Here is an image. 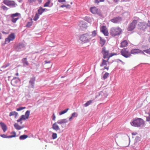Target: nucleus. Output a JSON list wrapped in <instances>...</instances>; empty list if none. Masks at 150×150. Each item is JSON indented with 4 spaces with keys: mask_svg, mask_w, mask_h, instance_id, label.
Instances as JSON below:
<instances>
[{
    "mask_svg": "<svg viewBox=\"0 0 150 150\" xmlns=\"http://www.w3.org/2000/svg\"><path fill=\"white\" fill-rule=\"evenodd\" d=\"M132 126L137 127H142L144 124V122L143 119L139 118H136L130 122Z\"/></svg>",
    "mask_w": 150,
    "mask_h": 150,
    "instance_id": "f257e3e1",
    "label": "nucleus"
},
{
    "mask_svg": "<svg viewBox=\"0 0 150 150\" xmlns=\"http://www.w3.org/2000/svg\"><path fill=\"white\" fill-rule=\"evenodd\" d=\"M108 95L107 92L103 90L96 93L95 98H98L99 100H103L107 97Z\"/></svg>",
    "mask_w": 150,
    "mask_h": 150,
    "instance_id": "f03ea898",
    "label": "nucleus"
},
{
    "mask_svg": "<svg viewBox=\"0 0 150 150\" xmlns=\"http://www.w3.org/2000/svg\"><path fill=\"white\" fill-rule=\"evenodd\" d=\"M122 32V30L120 28H112L110 30V34L112 36H115L120 35Z\"/></svg>",
    "mask_w": 150,
    "mask_h": 150,
    "instance_id": "7ed1b4c3",
    "label": "nucleus"
},
{
    "mask_svg": "<svg viewBox=\"0 0 150 150\" xmlns=\"http://www.w3.org/2000/svg\"><path fill=\"white\" fill-rule=\"evenodd\" d=\"M91 37L88 33H85L81 35L79 39L84 43H87L90 41L91 39Z\"/></svg>",
    "mask_w": 150,
    "mask_h": 150,
    "instance_id": "20e7f679",
    "label": "nucleus"
},
{
    "mask_svg": "<svg viewBox=\"0 0 150 150\" xmlns=\"http://www.w3.org/2000/svg\"><path fill=\"white\" fill-rule=\"evenodd\" d=\"M120 53L123 56L126 58H128L131 56L129 50L127 48L122 49L120 52Z\"/></svg>",
    "mask_w": 150,
    "mask_h": 150,
    "instance_id": "39448f33",
    "label": "nucleus"
},
{
    "mask_svg": "<svg viewBox=\"0 0 150 150\" xmlns=\"http://www.w3.org/2000/svg\"><path fill=\"white\" fill-rule=\"evenodd\" d=\"M3 3L11 8L16 7L17 6V4L13 1L4 0Z\"/></svg>",
    "mask_w": 150,
    "mask_h": 150,
    "instance_id": "423d86ee",
    "label": "nucleus"
},
{
    "mask_svg": "<svg viewBox=\"0 0 150 150\" xmlns=\"http://www.w3.org/2000/svg\"><path fill=\"white\" fill-rule=\"evenodd\" d=\"M137 22V20H134L132 22L129 24L127 28L128 31H131L134 30L135 27Z\"/></svg>",
    "mask_w": 150,
    "mask_h": 150,
    "instance_id": "0eeeda50",
    "label": "nucleus"
},
{
    "mask_svg": "<svg viewBox=\"0 0 150 150\" xmlns=\"http://www.w3.org/2000/svg\"><path fill=\"white\" fill-rule=\"evenodd\" d=\"M90 11L93 14H97L100 16H102V14L99 9L96 7H91L90 8Z\"/></svg>",
    "mask_w": 150,
    "mask_h": 150,
    "instance_id": "6e6552de",
    "label": "nucleus"
},
{
    "mask_svg": "<svg viewBox=\"0 0 150 150\" xmlns=\"http://www.w3.org/2000/svg\"><path fill=\"white\" fill-rule=\"evenodd\" d=\"M36 79V77L33 76L30 79L29 82V87L34 88L35 87V82Z\"/></svg>",
    "mask_w": 150,
    "mask_h": 150,
    "instance_id": "1a4fd4ad",
    "label": "nucleus"
},
{
    "mask_svg": "<svg viewBox=\"0 0 150 150\" xmlns=\"http://www.w3.org/2000/svg\"><path fill=\"white\" fill-rule=\"evenodd\" d=\"M25 46V44L23 43L20 42L19 43L16 47L15 49L17 51H20L22 50Z\"/></svg>",
    "mask_w": 150,
    "mask_h": 150,
    "instance_id": "9d476101",
    "label": "nucleus"
},
{
    "mask_svg": "<svg viewBox=\"0 0 150 150\" xmlns=\"http://www.w3.org/2000/svg\"><path fill=\"white\" fill-rule=\"evenodd\" d=\"M101 52L103 55V57L104 59L106 58L109 56V51L106 50V47H105L102 48Z\"/></svg>",
    "mask_w": 150,
    "mask_h": 150,
    "instance_id": "9b49d317",
    "label": "nucleus"
},
{
    "mask_svg": "<svg viewBox=\"0 0 150 150\" xmlns=\"http://www.w3.org/2000/svg\"><path fill=\"white\" fill-rule=\"evenodd\" d=\"M130 53L131 54H138L139 53L143 54H145L143 52V51H142L140 50L139 49H133L132 50H131L130 51Z\"/></svg>",
    "mask_w": 150,
    "mask_h": 150,
    "instance_id": "f8f14e48",
    "label": "nucleus"
},
{
    "mask_svg": "<svg viewBox=\"0 0 150 150\" xmlns=\"http://www.w3.org/2000/svg\"><path fill=\"white\" fill-rule=\"evenodd\" d=\"M122 20L121 17H117L111 20V21L113 23H117L120 22Z\"/></svg>",
    "mask_w": 150,
    "mask_h": 150,
    "instance_id": "ddd939ff",
    "label": "nucleus"
},
{
    "mask_svg": "<svg viewBox=\"0 0 150 150\" xmlns=\"http://www.w3.org/2000/svg\"><path fill=\"white\" fill-rule=\"evenodd\" d=\"M22 63L24 67H26L29 65V63L26 57L23 58L21 60Z\"/></svg>",
    "mask_w": 150,
    "mask_h": 150,
    "instance_id": "4468645a",
    "label": "nucleus"
},
{
    "mask_svg": "<svg viewBox=\"0 0 150 150\" xmlns=\"http://www.w3.org/2000/svg\"><path fill=\"white\" fill-rule=\"evenodd\" d=\"M56 122L54 123L52 125V128L56 131L60 130V129Z\"/></svg>",
    "mask_w": 150,
    "mask_h": 150,
    "instance_id": "2eb2a0df",
    "label": "nucleus"
},
{
    "mask_svg": "<svg viewBox=\"0 0 150 150\" xmlns=\"http://www.w3.org/2000/svg\"><path fill=\"white\" fill-rule=\"evenodd\" d=\"M0 125L3 131V132H5L7 130V129L6 125L4 122H0Z\"/></svg>",
    "mask_w": 150,
    "mask_h": 150,
    "instance_id": "dca6fc26",
    "label": "nucleus"
},
{
    "mask_svg": "<svg viewBox=\"0 0 150 150\" xmlns=\"http://www.w3.org/2000/svg\"><path fill=\"white\" fill-rule=\"evenodd\" d=\"M128 43L126 40L122 41L121 43L120 47H124L127 45Z\"/></svg>",
    "mask_w": 150,
    "mask_h": 150,
    "instance_id": "f3484780",
    "label": "nucleus"
},
{
    "mask_svg": "<svg viewBox=\"0 0 150 150\" xmlns=\"http://www.w3.org/2000/svg\"><path fill=\"white\" fill-rule=\"evenodd\" d=\"M78 114L77 112H74L73 113L71 117H70L69 118V121H71L73 118L77 117L78 116Z\"/></svg>",
    "mask_w": 150,
    "mask_h": 150,
    "instance_id": "a211bd4d",
    "label": "nucleus"
},
{
    "mask_svg": "<svg viewBox=\"0 0 150 150\" xmlns=\"http://www.w3.org/2000/svg\"><path fill=\"white\" fill-rule=\"evenodd\" d=\"M28 118H27L25 115H22L20 117V118L17 120V122H19L23 120H25L26 119H28Z\"/></svg>",
    "mask_w": 150,
    "mask_h": 150,
    "instance_id": "6ab92c4d",
    "label": "nucleus"
},
{
    "mask_svg": "<svg viewBox=\"0 0 150 150\" xmlns=\"http://www.w3.org/2000/svg\"><path fill=\"white\" fill-rule=\"evenodd\" d=\"M100 44L101 46L103 47L105 44L106 41L103 39L101 37H100Z\"/></svg>",
    "mask_w": 150,
    "mask_h": 150,
    "instance_id": "aec40b11",
    "label": "nucleus"
},
{
    "mask_svg": "<svg viewBox=\"0 0 150 150\" xmlns=\"http://www.w3.org/2000/svg\"><path fill=\"white\" fill-rule=\"evenodd\" d=\"M11 41L13 40L15 38V35L14 33H11L8 37Z\"/></svg>",
    "mask_w": 150,
    "mask_h": 150,
    "instance_id": "412c9836",
    "label": "nucleus"
},
{
    "mask_svg": "<svg viewBox=\"0 0 150 150\" xmlns=\"http://www.w3.org/2000/svg\"><path fill=\"white\" fill-rule=\"evenodd\" d=\"M18 115V113L16 111H12L10 112L9 113V116L11 117L12 116L15 115V117L16 118V117Z\"/></svg>",
    "mask_w": 150,
    "mask_h": 150,
    "instance_id": "4be33fe9",
    "label": "nucleus"
},
{
    "mask_svg": "<svg viewBox=\"0 0 150 150\" xmlns=\"http://www.w3.org/2000/svg\"><path fill=\"white\" fill-rule=\"evenodd\" d=\"M38 13L39 15H41L43 12V11L42 10V7H40L39 9L38 10Z\"/></svg>",
    "mask_w": 150,
    "mask_h": 150,
    "instance_id": "5701e85b",
    "label": "nucleus"
},
{
    "mask_svg": "<svg viewBox=\"0 0 150 150\" xmlns=\"http://www.w3.org/2000/svg\"><path fill=\"white\" fill-rule=\"evenodd\" d=\"M28 137L26 135H23L20 136L19 137V139L20 140H23L26 139Z\"/></svg>",
    "mask_w": 150,
    "mask_h": 150,
    "instance_id": "b1692460",
    "label": "nucleus"
},
{
    "mask_svg": "<svg viewBox=\"0 0 150 150\" xmlns=\"http://www.w3.org/2000/svg\"><path fill=\"white\" fill-rule=\"evenodd\" d=\"M107 62L105 61V60L103 59H102V62L100 64V66L101 67H103L104 65H107Z\"/></svg>",
    "mask_w": 150,
    "mask_h": 150,
    "instance_id": "393cba45",
    "label": "nucleus"
},
{
    "mask_svg": "<svg viewBox=\"0 0 150 150\" xmlns=\"http://www.w3.org/2000/svg\"><path fill=\"white\" fill-rule=\"evenodd\" d=\"M11 134H14V135L7 136V138L14 137L16 136V132H15L14 131L12 132L11 133Z\"/></svg>",
    "mask_w": 150,
    "mask_h": 150,
    "instance_id": "a878e982",
    "label": "nucleus"
},
{
    "mask_svg": "<svg viewBox=\"0 0 150 150\" xmlns=\"http://www.w3.org/2000/svg\"><path fill=\"white\" fill-rule=\"evenodd\" d=\"M93 101V100H90L88 101L86 103L84 104V106L85 107H87L90 105L92 102Z\"/></svg>",
    "mask_w": 150,
    "mask_h": 150,
    "instance_id": "bb28decb",
    "label": "nucleus"
},
{
    "mask_svg": "<svg viewBox=\"0 0 150 150\" xmlns=\"http://www.w3.org/2000/svg\"><path fill=\"white\" fill-rule=\"evenodd\" d=\"M39 15L38 13H36L35 14V16L33 19L34 21H36L39 18Z\"/></svg>",
    "mask_w": 150,
    "mask_h": 150,
    "instance_id": "cd10ccee",
    "label": "nucleus"
},
{
    "mask_svg": "<svg viewBox=\"0 0 150 150\" xmlns=\"http://www.w3.org/2000/svg\"><path fill=\"white\" fill-rule=\"evenodd\" d=\"M51 0H47V2L44 5V7H49L50 5H49L50 4V3Z\"/></svg>",
    "mask_w": 150,
    "mask_h": 150,
    "instance_id": "c85d7f7f",
    "label": "nucleus"
},
{
    "mask_svg": "<svg viewBox=\"0 0 150 150\" xmlns=\"http://www.w3.org/2000/svg\"><path fill=\"white\" fill-rule=\"evenodd\" d=\"M14 126L15 128L17 130H20V126H19L17 123H15L14 124Z\"/></svg>",
    "mask_w": 150,
    "mask_h": 150,
    "instance_id": "c756f323",
    "label": "nucleus"
},
{
    "mask_svg": "<svg viewBox=\"0 0 150 150\" xmlns=\"http://www.w3.org/2000/svg\"><path fill=\"white\" fill-rule=\"evenodd\" d=\"M69 110V108H67L66 109L63 111H61V112H59V115H62L66 113V112H67V111H68V110Z\"/></svg>",
    "mask_w": 150,
    "mask_h": 150,
    "instance_id": "7c9ffc66",
    "label": "nucleus"
},
{
    "mask_svg": "<svg viewBox=\"0 0 150 150\" xmlns=\"http://www.w3.org/2000/svg\"><path fill=\"white\" fill-rule=\"evenodd\" d=\"M30 111L29 110H27L25 112V115L26 116L27 118H28L30 115Z\"/></svg>",
    "mask_w": 150,
    "mask_h": 150,
    "instance_id": "2f4dec72",
    "label": "nucleus"
},
{
    "mask_svg": "<svg viewBox=\"0 0 150 150\" xmlns=\"http://www.w3.org/2000/svg\"><path fill=\"white\" fill-rule=\"evenodd\" d=\"M107 29L106 26L103 25L100 28V31L102 32H104V31L105 30Z\"/></svg>",
    "mask_w": 150,
    "mask_h": 150,
    "instance_id": "473e14b6",
    "label": "nucleus"
},
{
    "mask_svg": "<svg viewBox=\"0 0 150 150\" xmlns=\"http://www.w3.org/2000/svg\"><path fill=\"white\" fill-rule=\"evenodd\" d=\"M109 75V74L108 72H106L103 76V79L105 80L107 79Z\"/></svg>",
    "mask_w": 150,
    "mask_h": 150,
    "instance_id": "72a5a7b5",
    "label": "nucleus"
},
{
    "mask_svg": "<svg viewBox=\"0 0 150 150\" xmlns=\"http://www.w3.org/2000/svg\"><path fill=\"white\" fill-rule=\"evenodd\" d=\"M60 7L61 8H63L64 7H65L67 8H70L71 7V6L69 4H67V5L64 4V5H61L60 6Z\"/></svg>",
    "mask_w": 150,
    "mask_h": 150,
    "instance_id": "f704fd0d",
    "label": "nucleus"
},
{
    "mask_svg": "<svg viewBox=\"0 0 150 150\" xmlns=\"http://www.w3.org/2000/svg\"><path fill=\"white\" fill-rule=\"evenodd\" d=\"M20 14V13H13L11 14V18H14L15 17L18 16Z\"/></svg>",
    "mask_w": 150,
    "mask_h": 150,
    "instance_id": "c9c22d12",
    "label": "nucleus"
},
{
    "mask_svg": "<svg viewBox=\"0 0 150 150\" xmlns=\"http://www.w3.org/2000/svg\"><path fill=\"white\" fill-rule=\"evenodd\" d=\"M12 19H11V21L12 22L14 23H16V21L19 19V18L18 17H17L16 18H11Z\"/></svg>",
    "mask_w": 150,
    "mask_h": 150,
    "instance_id": "e433bc0d",
    "label": "nucleus"
},
{
    "mask_svg": "<svg viewBox=\"0 0 150 150\" xmlns=\"http://www.w3.org/2000/svg\"><path fill=\"white\" fill-rule=\"evenodd\" d=\"M102 33H103L104 35L105 36H108V30L107 29H106L104 31V32H103Z\"/></svg>",
    "mask_w": 150,
    "mask_h": 150,
    "instance_id": "4c0bfd02",
    "label": "nucleus"
},
{
    "mask_svg": "<svg viewBox=\"0 0 150 150\" xmlns=\"http://www.w3.org/2000/svg\"><path fill=\"white\" fill-rule=\"evenodd\" d=\"M52 137L53 139H56L57 137V134L56 133H53Z\"/></svg>",
    "mask_w": 150,
    "mask_h": 150,
    "instance_id": "58836bf2",
    "label": "nucleus"
},
{
    "mask_svg": "<svg viewBox=\"0 0 150 150\" xmlns=\"http://www.w3.org/2000/svg\"><path fill=\"white\" fill-rule=\"evenodd\" d=\"M143 51L150 54V48L149 49L144 50Z\"/></svg>",
    "mask_w": 150,
    "mask_h": 150,
    "instance_id": "ea45409f",
    "label": "nucleus"
},
{
    "mask_svg": "<svg viewBox=\"0 0 150 150\" xmlns=\"http://www.w3.org/2000/svg\"><path fill=\"white\" fill-rule=\"evenodd\" d=\"M61 120L63 124L67 123L68 122V120L67 119H63Z\"/></svg>",
    "mask_w": 150,
    "mask_h": 150,
    "instance_id": "a19ab883",
    "label": "nucleus"
},
{
    "mask_svg": "<svg viewBox=\"0 0 150 150\" xmlns=\"http://www.w3.org/2000/svg\"><path fill=\"white\" fill-rule=\"evenodd\" d=\"M92 37H95L97 33L96 30H94L92 32Z\"/></svg>",
    "mask_w": 150,
    "mask_h": 150,
    "instance_id": "79ce46f5",
    "label": "nucleus"
},
{
    "mask_svg": "<svg viewBox=\"0 0 150 150\" xmlns=\"http://www.w3.org/2000/svg\"><path fill=\"white\" fill-rule=\"evenodd\" d=\"M26 108L25 107H19L16 109L17 111H19L23 110V109H25Z\"/></svg>",
    "mask_w": 150,
    "mask_h": 150,
    "instance_id": "37998d69",
    "label": "nucleus"
},
{
    "mask_svg": "<svg viewBox=\"0 0 150 150\" xmlns=\"http://www.w3.org/2000/svg\"><path fill=\"white\" fill-rule=\"evenodd\" d=\"M32 23L31 22H28L26 25V27H30L32 25Z\"/></svg>",
    "mask_w": 150,
    "mask_h": 150,
    "instance_id": "c03bdc74",
    "label": "nucleus"
},
{
    "mask_svg": "<svg viewBox=\"0 0 150 150\" xmlns=\"http://www.w3.org/2000/svg\"><path fill=\"white\" fill-rule=\"evenodd\" d=\"M10 40L9 39V38H8L7 37V38H6L5 39V44L8 43H9L10 42Z\"/></svg>",
    "mask_w": 150,
    "mask_h": 150,
    "instance_id": "a18cd8bd",
    "label": "nucleus"
},
{
    "mask_svg": "<svg viewBox=\"0 0 150 150\" xmlns=\"http://www.w3.org/2000/svg\"><path fill=\"white\" fill-rule=\"evenodd\" d=\"M104 0H95V3L97 4H98L100 2H104Z\"/></svg>",
    "mask_w": 150,
    "mask_h": 150,
    "instance_id": "49530a36",
    "label": "nucleus"
},
{
    "mask_svg": "<svg viewBox=\"0 0 150 150\" xmlns=\"http://www.w3.org/2000/svg\"><path fill=\"white\" fill-rule=\"evenodd\" d=\"M117 55V54L115 53H110V55H109V58H110V57H112V56L114 55Z\"/></svg>",
    "mask_w": 150,
    "mask_h": 150,
    "instance_id": "de8ad7c7",
    "label": "nucleus"
},
{
    "mask_svg": "<svg viewBox=\"0 0 150 150\" xmlns=\"http://www.w3.org/2000/svg\"><path fill=\"white\" fill-rule=\"evenodd\" d=\"M10 64L9 63H7L6 64H4L3 66L2 67V68H6L8 66L10 65Z\"/></svg>",
    "mask_w": 150,
    "mask_h": 150,
    "instance_id": "09e8293b",
    "label": "nucleus"
},
{
    "mask_svg": "<svg viewBox=\"0 0 150 150\" xmlns=\"http://www.w3.org/2000/svg\"><path fill=\"white\" fill-rule=\"evenodd\" d=\"M0 136L1 137L4 138H7V136L6 134H1L0 135Z\"/></svg>",
    "mask_w": 150,
    "mask_h": 150,
    "instance_id": "8fccbe9b",
    "label": "nucleus"
},
{
    "mask_svg": "<svg viewBox=\"0 0 150 150\" xmlns=\"http://www.w3.org/2000/svg\"><path fill=\"white\" fill-rule=\"evenodd\" d=\"M1 8L4 10H7L8 9V8L5 6H3L1 7Z\"/></svg>",
    "mask_w": 150,
    "mask_h": 150,
    "instance_id": "3c124183",
    "label": "nucleus"
},
{
    "mask_svg": "<svg viewBox=\"0 0 150 150\" xmlns=\"http://www.w3.org/2000/svg\"><path fill=\"white\" fill-rule=\"evenodd\" d=\"M107 58H108L107 59V60H105V61H106L107 62H108L109 64H111L112 62L114 61H113L112 62H109V59L110 58H109V56H108Z\"/></svg>",
    "mask_w": 150,
    "mask_h": 150,
    "instance_id": "603ef678",
    "label": "nucleus"
},
{
    "mask_svg": "<svg viewBox=\"0 0 150 150\" xmlns=\"http://www.w3.org/2000/svg\"><path fill=\"white\" fill-rule=\"evenodd\" d=\"M56 122L57 123V124H63V123L62 122V121L61 119L59 120H58L57 121V122Z\"/></svg>",
    "mask_w": 150,
    "mask_h": 150,
    "instance_id": "864d4df0",
    "label": "nucleus"
},
{
    "mask_svg": "<svg viewBox=\"0 0 150 150\" xmlns=\"http://www.w3.org/2000/svg\"><path fill=\"white\" fill-rule=\"evenodd\" d=\"M135 140L137 141L140 140V138L139 137H137L135 139Z\"/></svg>",
    "mask_w": 150,
    "mask_h": 150,
    "instance_id": "5fc2aeb1",
    "label": "nucleus"
},
{
    "mask_svg": "<svg viewBox=\"0 0 150 150\" xmlns=\"http://www.w3.org/2000/svg\"><path fill=\"white\" fill-rule=\"evenodd\" d=\"M56 118V116L54 114H53L52 115V120L54 121Z\"/></svg>",
    "mask_w": 150,
    "mask_h": 150,
    "instance_id": "6e6d98bb",
    "label": "nucleus"
},
{
    "mask_svg": "<svg viewBox=\"0 0 150 150\" xmlns=\"http://www.w3.org/2000/svg\"><path fill=\"white\" fill-rule=\"evenodd\" d=\"M28 1L30 3H32L33 2H35L36 0H28Z\"/></svg>",
    "mask_w": 150,
    "mask_h": 150,
    "instance_id": "4d7b16f0",
    "label": "nucleus"
},
{
    "mask_svg": "<svg viewBox=\"0 0 150 150\" xmlns=\"http://www.w3.org/2000/svg\"><path fill=\"white\" fill-rule=\"evenodd\" d=\"M109 66L108 67H105L102 69V70H104L105 69H107L108 70L109 69Z\"/></svg>",
    "mask_w": 150,
    "mask_h": 150,
    "instance_id": "13d9d810",
    "label": "nucleus"
},
{
    "mask_svg": "<svg viewBox=\"0 0 150 150\" xmlns=\"http://www.w3.org/2000/svg\"><path fill=\"white\" fill-rule=\"evenodd\" d=\"M58 1L60 3L65 2L66 1L65 0H58Z\"/></svg>",
    "mask_w": 150,
    "mask_h": 150,
    "instance_id": "bf43d9fd",
    "label": "nucleus"
},
{
    "mask_svg": "<svg viewBox=\"0 0 150 150\" xmlns=\"http://www.w3.org/2000/svg\"><path fill=\"white\" fill-rule=\"evenodd\" d=\"M37 1L39 4H41L42 2V0H37Z\"/></svg>",
    "mask_w": 150,
    "mask_h": 150,
    "instance_id": "052dcab7",
    "label": "nucleus"
},
{
    "mask_svg": "<svg viewBox=\"0 0 150 150\" xmlns=\"http://www.w3.org/2000/svg\"><path fill=\"white\" fill-rule=\"evenodd\" d=\"M132 135H135L137 134V132H133L132 133Z\"/></svg>",
    "mask_w": 150,
    "mask_h": 150,
    "instance_id": "680f3d73",
    "label": "nucleus"
},
{
    "mask_svg": "<svg viewBox=\"0 0 150 150\" xmlns=\"http://www.w3.org/2000/svg\"><path fill=\"white\" fill-rule=\"evenodd\" d=\"M42 10L43 11V12H44L45 11H47L48 10L47 9L43 8H42Z\"/></svg>",
    "mask_w": 150,
    "mask_h": 150,
    "instance_id": "e2e57ef3",
    "label": "nucleus"
},
{
    "mask_svg": "<svg viewBox=\"0 0 150 150\" xmlns=\"http://www.w3.org/2000/svg\"><path fill=\"white\" fill-rule=\"evenodd\" d=\"M116 60H117V62H118V61H119L120 62H122V61L121 60H120V59H116Z\"/></svg>",
    "mask_w": 150,
    "mask_h": 150,
    "instance_id": "0e129e2a",
    "label": "nucleus"
},
{
    "mask_svg": "<svg viewBox=\"0 0 150 150\" xmlns=\"http://www.w3.org/2000/svg\"><path fill=\"white\" fill-rule=\"evenodd\" d=\"M20 130L21 129H22L24 127V126L23 125L22 126H20Z\"/></svg>",
    "mask_w": 150,
    "mask_h": 150,
    "instance_id": "69168bd1",
    "label": "nucleus"
},
{
    "mask_svg": "<svg viewBox=\"0 0 150 150\" xmlns=\"http://www.w3.org/2000/svg\"><path fill=\"white\" fill-rule=\"evenodd\" d=\"M114 1L115 2H117L119 1V0H114Z\"/></svg>",
    "mask_w": 150,
    "mask_h": 150,
    "instance_id": "338daca9",
    "label": "nucleus"
},
{
    "mask_svg": "<svg viewBox=\"0 0 150 150\" xmlns=\"http://www.w3.org/2000/svg\"><path fill=\"white\" fill-rule=\"evenodd\" d=\"M45 62L46 64L48 63H50V61H49V62H47V61H45Z\"/></svg>",
    "mask_w": 150,
    "mask_h": 150,
    "instance_id": "774afa93",
    "label": "nucleus"
}]
</instances>
